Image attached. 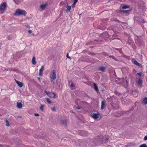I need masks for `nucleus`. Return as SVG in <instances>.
<instances>
[{
  "label": "nucleus",
  "instance_id": "1",
  "mask_svg": "<svg viewBox=\"0 0 147 147\" xmlns=\"http://www.w3.org/2000/svg\"><path fill=\"white\" fill-rule=\"evenodd\" d=\"M26 12L24 10L18 9L16 10L15 12V15L17 16L20 15L25 16L26 15Z\"/></svg>",
  "mask_w": 147,
  "mask_h": 147
},
{
  "label": "nucleus",
  "instance_id": "2",
  "mask_svg": "<svg viewBox=\"0 0 147 147\" xmlns=\"http://www.w3.org/2000/svg\"><path fill=\"white\" fill-rule=\"evenodd\" d=\"M50 77L52 80H55L56 77V73L55 70H53L50 73Z\"/></svg>",
  "mask_w": 147,
  "mask_h": 147
},
{
  "label": "nucleus",
  "instance_id": "3",
  "mask_svg": "<svg viewBox=\"0 0 147 147\" xmlns=\"http://www.w3.org/2000/svg\"><path fill=\"white\" fill-rule=\"evenodd\" d=\"M7 6V3L5 2L1 3L0 5V11L4 12Z\"/></svg>",
  "mask_w": 147,
  "mask_h": 147
},
{
  "label": "nucleus",
  "instance_id": "4",
  "mask_svg": "<svg viewBox=\"0 0 147 147\" xmlns=\"http://www.w3.org/2000/svg\"><path fill=\"white\" fill-rule=\"evenodd\" d=\"M45 92L47 94V95L49 97L53 98L55 97L56 95L53 92H48L46 91H45Z\"/></svg>",
  "mask_w": 147,
  "mask_h": 147
},
{
  "label": "nucleus",
  "instance_id": "5",
  "mask_svg": "<svg viewBox=\"0 0 147 147\" xmlns=\"http://www.w3.org/2000/svg\"><path fill=\"white\" fill-rule=\"evenodd\" d=\"M100 114L98 113H93L91 115L92 117L95 119H96L99 118Z\"/></svg>",
  "mask_w": 147,
  "mask_h": 147
},
{
  "label": "nucleus",
  "instance_id": "6",
  "mask_svg": "<svg viewBox=\"0 0 147 147\" xmlns=\"http://www.w3.org/2000/svg\"><path fill=\"white\" fill-rule=\"evenodd\" d=\"M44 69V66H41L40 69L39 70V75L40 76H41L42 75V72Z\"/></svg>",
  "mask_w": 147,
  "mask_h": 147
},
{
  "label": "nucleus",
  "instance_id": "7",
  "mask_svg": "<svg viewBox=\"0 0 147 147\" xmlns=\"http://www.w3.org/2000/svg\"><path fill=\"white\" fill-rule=\"evenodd\" d=\"M105 103L106 102L105 101H102L101 106V109H103L104 108L105 105Z\"/></svg>",
  "mask_w": 147,
  "mask_h": 147
},
{
  "label": "nucleus",
  "instance_id": "8",
  "mask_svg": "<svg viewBox=\"0 0 147 147\" xmlns=\"http://www.w3.org/2000/svg\"><path fill=\"white\" fill-rule=\"evenodd\" d=\"M16 84L20 87H22L23 86V84L22 83L15 80Z\"/></svg>",
  "mask_w": 147,
  "mask_h": 147
},
{
  "label": "nucleus",
  "instance_id": "9",
  "mask_svg": "<svg viewBox=\"0 0 147 147\" xmlns=\"http://www.w3.org/2000/svg\"><path fill=\"white\" fill-rule=\"evenodd\" d=\"M66 8H67L65 10L67 12H69L71 9V6L67 5L66 6Z\"/></svg>",
  "mask_w": 147,
  "mask_h": 147
},
{
  "label": "nucleus",
  "instance_id": "10",
  "mask_svg": "<svg viewBox=\"0 0 147 147\" xmlns=\"http://www.w3.org/2000/svg\"><path fill=\"white\" fill-rule=\"evenodd\" d=\"M119 81H121V82H117V83H118L119 84H123L124 82V78H122V79L119 78Z\"/></svg>",
  "mask_w": 147,
  "mask_h": 147
},
{
  "label": "nucleus",
  "instance_id": "11",
  "mask_svg": "<svg viewBox=\"0 0 147 147\" xmlns=\"http://www.w3.org/2000/svg\"><path fill=\"white\" fill-rule=\"evenodd\" d=\"M17 107L19 109H20L22 107V105L21 103L20 102H17Z\"/></svg>",
  "mask_w": 147,
  "mask_h": 147
},
{
  "label": "nucleus",
  "instance_id": "12",
  "mask_svg": "<svg viewBox=\"0 0 147 147\" xmlns=\"http://www.w3.org/2000/svg\"><path fill=\"white\" fill-rule=\"evenodd\" d=\"M46 6V4H42L40 5V7L42 10H43L45 9Z\"/></svg>",
  "mask_w": 147,
  "mask_h": 147
},
{
  "label": "nucleus",
  "instance_id": "13",
  "mask_svg": "<svg viewBox=\"0 0 147 147\" xmlns=\"http://www.w3.org/2000/svg\"><path fill=\"white\" fill-rule=\"evenodd\" d=\"M32 63L34 65H35L36 63V62L35 60V58L34 56L33 57L32 59Z\"/></svg>",
  "mask_w": 147,
  "mask_h": 147
},
{
  "label": "nucleus",
  "instance_id": "14",
  "mask_svg": "<svg viewBox=\"0 0 147 147\" xmlns=\"http://www.w3.org/2000/svg\"><path fill=\"white\" fill-rule=\"evenodd\" d=\"M132 94L133 95V96L135 97L137 96L138 95V93L137 92L135 91L133 92Z\"/></svg>",
  "mask_w": 147,
  "mask_h": 147
},
{
  "label": "nucleus",
  "instance_id": "15",
  "mask_svg": "<svg viewBox=\"0 0 147 147\" xmlns=\"http://www.w3.org/2000/svg\"><path fill=\"white\" fill-rule=\"evenodd\" d=\"M94 89L95 90L96 92L98 91V90L97 86L95 83L94 84Z\"/></svg>",
  "mask_w": 147,
  "mask_h": 147
},
{
  "label": "nucleus",
  "instance_id": "16",
  "mask_svg": "<svg viewBox=\"0 0 147 147\" xmlns=\"http://www.w3.org/2000/svg\"><path fill=\"white\" fill-rule=\"evenodd\" d=\"M142 102L145 105L147 104V97L143 99Z\"/></svg>",
  "mask_w": 147,
  "mask_h": 147
},
{
  "label": "nucleus",
  "instance_id": "17",
  "mask_svg": "<svg viewBox=\"0 0 147 147\" xmlns=\"http://www.w3.org/2000/svg\"><path fill=\"white\" fill-rule=\"evenodd\" d=\"M142 83V80L140 79H139L138 81V84L140 86V88L141 87Z\"/></svg>",
  "mask_w": 147,
  "mask_h": 147
},
{
  "label": "nucleus",
  "instance_id": "18",
  "mask_svg": "<svg viewBox=\"0 0 147 147\" xmlns=\"http://www.w3.org/2000/svg\"><path fill=\"white\" fill-rule=\"evenodd\" d=\"M121 8L123 9H125L127 8H129V6H127V5H124L123 6H121Z\"/></svg>",
  "mask_w": 147,
  "mask_h": 147
},
{
  "label": "nucleus",
  "instance_id": "19",
  "mask_svg": "<svg viewBox=\"0 0 147 147\" xmlns=\"http://www.w3.org/2000/svg\"><path fill=\"white\" fill-rule=\"evenodd\" d=\"M105 67H101L99 68V70L103 72H104L105 71Z\"/></svg>",
  "mask_w": 147,
  "mask_h": 147
},
{
  "label": "nucleus",
  "instance_id": "20",
  "mask_svg": "<svg viewBox=\"0 0 147 147\" xmlns=\"http://www.w3.org/2000/svg\"><path fill=\"white\" fill-rule=\"evenodd\" d=\"M125 80L126 81V82H125V84L124 85V86L125 88H126L128 86V83L127 80Z\"/></svg>",
  "mask_w": 147,
  "mask_h": 147
},
{
  "label": "nucleus",
  "instance_id": "21",
  "mask_svg": "<svg viewBox=\"0 0 147 147\" xmlns=\"http://www.w3.org/2000/svg\"><path fill=\"white\" fill-rule=\"evenodd\" d=\"M134 63L136 65L139 66L140 65V64L137 61L135 60L134 61Z\"/></svg>",
  "mask_w": 147,
  "mask_h": 147
},
{
  "label": "nucleus",
  "instance_id": "22",
  "mask_svg": "<svg viewBox=\"0 0 147 147\" xmlns=\"http://www.w3.org/2000/svg\"><path fill=\"white\" fill-rule=\"evenodd\" d=\"M46 101L49 104L51 103V101L48 98H47L46 99Z\"/></svg>",
  "mask_w": 147,
  "mask_h": 147
},
{
  "label": "nucleus",
  "instance_id": "23",
  "mask_svg": "<svg viewBox=\"0 0 147 147\" xmlns=\"http://www.w3.org/2000/svg\"><path fill=\"white\" fill-rule=\"evenodd\" d=\"M140 147H147V146L145 144H143L141 145Z\"/></svg>",
  "mask_w": 147,
  "mask_h": 147
},
{
  "label": "nucleus",
  "instance_id": "24",
  "mask_svg": "<svg viewBox=\"0 0 147 147\" xmlns=\"http://www.w3.org/2000/svg\"><path fill=\"white\" fill-rule=\"evenodd\" d=\"M74 84L73 83H72L70 85V87L71 88H73V87H74Z\"/></svg>",
  "mask_w": 147,
  "mask_h": 147
},
{
  "label": "nucleus",
  "instance_id": "25",
  "mask_svg": "<svg viewBox=\"0 0 147 147\" xmlns=\"http://www.w3.org/2000/svg\"><path fill=\"white\" fill-rule=\"evenodd\" d=\"M115 94L118 96H120V95H122V94H120L117 92H115Z\"/></svg>",
  "mask_w": 147,
  "mask_h": 147
},
{
  "label": "nucleus",
  "instance_id": "26",
  "mask_svg": "<svg viewBox=\"0 0 147 147\" xmlns=\"http://www.w3.org/2000/svg\"><path fill=\"white\" fill-rule=\"evenodd\" d=\"M78 0H74L73 5H75L76 3L78 2Z\"/></svg>",
  "mask_w": 147,
  "mask_h": 147
},
{
  "label": "nucleus",
  "instance_id": "27",
  "mask_svg": "<svg viewBox=\"0 0 147 147\" xmlns=\"http://www.w3.org/2000/svg\"><path fill=\"white\" fill-rule=\"evenodd\" d=\"M44 107V106L43 105H41L40 107V109L42 111H43V109Z\"/></svg>",
  "mask_w": 147,
  "mask_h": 147
},
{
  "label": "nucleus",
  "instance_id": "28",
  "mask_svg": "<svg viewBox=\"0 0 147 147\" xmlns=\"http://www.w3.org/2000/svg\"><path fill=\"white\" fill-rule=\"evenodd\" d=\"M6 125L7 126H9V122L7 120H6Z\"/></svg>",
  "mask_w": 147,
  "mask_h": 147
},
{
  "label": "nucleus",
  "instance_id": "29",
  "mask_svg": "<svg viewBox=\"0 0 147 147\" xmlns=\"http://www.w3.org/2000/svg\"><path fill=\"white\" fill-rule=\"evenodd\" d=\"M121 12H123V13H127L128 12V11H126V10H124V11H121Z\"/></svg>",
  "mask_w": 147,
  "mask_h": 147
},
{
  "label": "nucleus",
  "instance_id": "30",
  "mask_svg": "<svg viewBox=\"0 0 147 147\" xmlns=\"http://www.w3.org/2000/svg\"><path fill=\"white\" fill-rule=\"evenodd\" d=\"M54 80H52L51 79V81L52 82V83L53 84H54L55 83L54 82V81H53Z\"/></svg>",
  "mask_w": 147,
  "mask_h": 147
},
{
  "label": "nucleus",
  "instance_id": "31",
  "mask_svg": "<svg viewBox=\"0 0 147 147\" xmlns=\"http://www.w3.org/2000/svg\"><path fill=\"white\" fill-rule=\"evenodd\" d=\"M144 140H147V135L145 136L144 138Z\"/></svg>",
  "mask_w": 147,
  "mask_h": 147
},
{
  "label": "nucleus",
  "instance_id": "32",
  "mask_svg": "<svg viewBox=\"0 0 147 147\" xmlns=\"http://www.w3.org/2000/svg\"><path fill=\"white\" fill-rule=\"evenodd\" d=\"M66 57H67V58H69V59H70V57H69V55H68V53H67V55H66Z\"/></svg>",
  "mask_w": 147,
  "mask_h": 147
},
{
  "label": "nucleus",
  "instance_id": "33",
  "mask_svg": "<svg viewBox=\"0 0 147 147\" xmlns=\"http://www.w3.org/2000/svg\"><path fill=\"white\" fill-rule=\"evenodd\" d=\"M137 74L139 76H141V74L140 73H137Z\"/></svg>",
  "mask_w": 147,
  "mask_h": 147
},
{
  "label": "nucleus",
  "instance_id": "34",
  "mask_svg": "<svg viewBox=\"0 0 147 147\" xmlns=\"http://www.w3.org/2000/svg\"><path fill=\"white\" fill-rule=\"evenodd\" d=\"M34 115L35 116H38L39 115L38 113H35L34 114Z\"/></svg>",
  "mask_w": 147,
  "mask_h": 147
},
{
  "label": "nucleus",
  "instance_id": "35",
  "mask_svg": "<svg viewBox=\"0 0 147 147\" xmlns=\"http://www.w3.org/2000/svg\"><path fill=\"white\" fill-rule=\"evenodd\" d=\"M52 110L53 111H55V107H53L52 108Z\"/></svg>",
  "mask_w": 147,
  "mask_h": 147
},
{
  "label": "nucleus",
  "instance_id": "36",
  "mask_svg": "<svg viewBox=\"0 0 147 147\" xmlns=\"http://www.w3.org/2000/svg\"><path fill=\"white\" fill-rule=\"evenodd\" d=\"M28 33L29 34H31L32 33V31L30 30H29L28 31Z\"/></svg>",
  "mask_w": 147,
  "mask_h": 147
},
{
  "label": "nucleus",
  "instance_id": "37",
  "mask_svg": "<svg viewBox=\"0 0 147 147\" xmlns=\"http://www.w3.org/2000/svg\"><path fill=\"white\" fill-rule=\"evenodd\" d=\"M125 99H124L123 101H122V103L123 104H125Z\"/></svg>",
  "mask_w": 147,
  "mask_h": 147
},
{
  "label": "nucleus",
  "instance_id": "38",
  "mask_svg": "<svg viewBox=\"0 0 147 147\" xmlns=\"http://www.w3.org/2000/svg\"><path fill=\"white\" fill-rule=\"evenodd\" d=\"M38 80L40 81V78H38Z\"/></svg>",
  "mask_w": 147,
  "mask_h": 147
},
{
  "label": "nucleus",
  "instance_id": "39",
  "mask_svg": "<svg viewBox=\"0 0 147 147\" xmlns=\"http://www.w3.org/2000/svg\"><path fill=\"white\" fill-rule=\"evenodd\" d=\"M77 109H80V108L78 107H77Z\"/></svg>",
  "mask_w": 147,
  "mask_h": 147
},
{
  "label": "nucleus",
  "instance_id": "40",
  "mask_svg": "<svg viewBox=\"0 0 147 147\" xmlns=\"http://www.w3.org/2000/svg\"><path fill=\"white\" fill-rule=\"evenodd\" d=\"M74 5H73H73H72V7H74Z\"/></svg>",
  "mask_w": 147,
  "mask_h": 147
},
{
  "label": "nucleus",
  "instance_id": "41",
  "mask_svg": "<svg viewBox=\"0 0 147 147\" xmlns=\"http://www.w3.org/2000/svg\"><path fill=\"white\" fill-rule=\"evenodd\" d=\"M142 22H143V23H144L145 22V21L144 20H142Z\"/></svg>",
  "mask_w": 147,
  "mask_h": 147
},
{
  "label": "nucleus",
  "instance_id": "42",
  "mask_svg": "<svg viewBox=\"0 0 147 147\" xmlns=\"http://www.w3.org/2000/svg\"><path fill=\"white\" fill-rule=\"evenodd\" d=\"M26 26L28 27L29 26H28V25Z\"/></svg>",
  "mask_w": 147,
  "mask_h": 147
},
{
  "label": "nucleus",
  "instance_id": "43",
  "mask_svg": "<svg viewBox=\"0 0 147 147\" xmlns=\"http://www.w3.org/2000/svg\"><path fill=\"white\" fill-rule=\"evenodd\" d=\"M111 105H112V106H113V103H112V104H111Z\"/></svg>",
  "mask_w": 147,
  "mask_h": 147
}]
</instances>
